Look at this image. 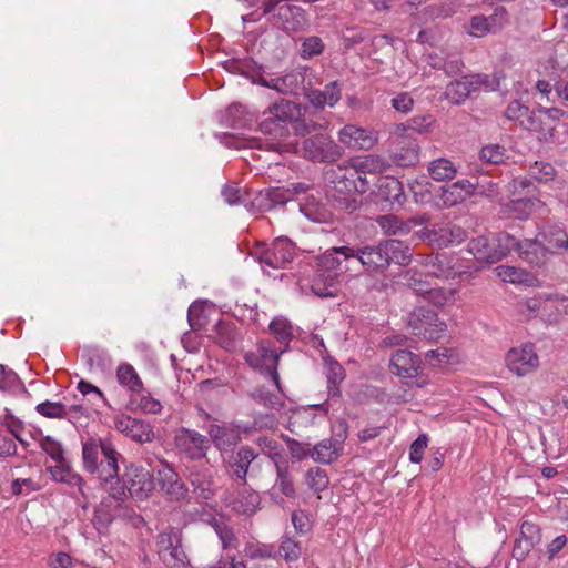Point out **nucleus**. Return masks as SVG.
Instances as JSON below:
<instances>
[{
  "instance_id": "f257e3e1",
  "label": "nucleus",
  "mask_w": 568,
  "mask_h": 568,
  "mask_svg": "<svg viewBox=\"0 0 568 568\" xmlns=\"http://www.w3.org/2000/svg\"><path fill=\"white\" fill-rule=\"evenodd\" d=\"M349 246H334L316 257L315 274L311 280V291L318 297H335L338 293L339 277L351 272L349 265L343 267L344 250Z\"/></svg>"
},
{
  "instance_id": "f03ea898",
  "label": "nucleus",
  "mask_w": 568,
  "mask_h": 568,
  "mask_svg": "<svg viewBox=\"0 0 568 568\" xmlns=\"http://www.w3.org/2000/svg\"><path fill=\"white\" fill-rule=\"evenodd\" d=\"M458 260L446 254H428L420 256L418 261L419 270L410 276H417L422 280L432 277L438 280H455L466 274V271L457 265Z\"/></svg>"
},
{
  "instance_id": "7ed1b4c3",
  "label": "nucleus",
  "mask_w": 568,
  "mask_h": 568,
  "mask_svg": "<svg viewBox=\"0 0 568 568\" xmlns=\"http://www.w3.org/2000/svg\"><path fill=\"white\" fill-rule=\"evenodd\" d=\"M302 116L301 105L290 100H281L263 113V120L258 123L260 130L270 135H283L287 123L297 122Z\"/></svg>"
},
{
  "instance_id": "20e7f679",
  "label": "nucleus",
  "mask_w": 568,
  "mask_h": 568,
  "mask_svg": "<svg viewBox=\"0 0 568 568\" xmlns=\"http://www.w3.org/2000/svg\"><path fill=\"white\" fill-rule=\"evenodd\" d=\"M103 459L99 463V468L95 471L101 484L106 490L115 498H121L125 495V491L120 486L121 479L119 477V456L120 454L115 450L113 444L110 440H105L102 444Z\"/></svg>"
},
{
  "instance_id": "39448f33",
  "label": "nucleus",
  "mask_w": 568,
  "mask_h": 568,
  "mask_svg": "<svg viewBox=\"0 0 568 568\" xmlns=\"http://www.w3.org/2000/svg\"><path fill=\"white\" fill-rule=\"evenodd\" d=\"M156 547L161 560L169 568H186L187 557L182 548V532L169 527L156 537Z\"/></svg>"
},
{
  "instance_id": "423d86ee",
  "label": "nucleus",
  "mask_w": 568,
  "mask_h": 568,
  "mask_svg": "<svg viewBox=\"0 0 568 568\" xmlns=\"http://www.w3.org/2000/svg\"><path fill=\"white\" fill-rule=\"evenodd\" d=\"M304 156L318 163L335 162L343 155V149L327 134H314L302 144Z\"/></svg>"
},
{
  "instance_id": "0eeeda50",
  "label": "nucleus",
  "mask_w": 568,
  "mask_h": 568,
  "mask_svg": "<svg viewBox=\"0 0 568 568\" xmlns=\"http://www.w3.org/2000/svg\"><path fill=\"white\" fill-rule=\"evenodd\" d=\"M345 262L356 260L364 271L368 273L384 272L388 267L387 253L385 252L384 242L377 245H364L344 250Z\"/></svg>"
},
{
  "instance_id": "6e6552de",
  "label": "nucleus",
  "mask_w": 568,
  "mask_h": 568,
  "mask_svg": "<svg viewBox=\"0 0 568 568\" xmlns=\"http://www.w3.org/2000/svg\"><path fill=\"white\" fill-rule=\"evenodd\" d=\"M408 324L415 336L427 341H438L446 329V324L439 320L437 313L424 307L410 314Z\"/></svg>"
},
{
  "instance_id": "1a4fd4ad",
  "label": "nucleus",
  "mask_w": 568,
  "mask_h": 568,
  "mask_svg": "<svg viewBox=\"0 0 568 568\" xmlns=\"http://www.w3.org/2000/svg\"><path fill=\"white\" fill-rule=\"evenodd\" d=\"M390 372L399 378L406 381L407 384L422 386L425 381L419 382L423 371V363L419 355L407 349L396 351L389 363Z\"/></svg>"
},
{
  "instance_id": "9d476101",
  "label": "nucleus",
  "mask_w": 568,
  "mask_h": 568,
  "mask_svg": "<svg viewBox=\"0 0 568 568\" xmlns=\"http://www.w3.org/2000/svg\"><path fill=\"white\" fill-rule=\"evenodd\" d=\"M174 444L178 454L189 460H201L206 457L211 443L207 437L196 430L181 428L175 437Z\"/></svg>"
},
{
  "instance_id": "9b49d317",
  "label": "nucleus",
  "mask_w": 568,
  "mask_h": 568,
  "mask_svg": "<svg viewBox=\"0 0 568 568\" xmlns=\"http://www.w3.org/2000/svg\"><path fill=\"white\" fill-rule=\"evenodd\" d=\"M495 246L494 263L500 261L513 250H517L521 258L530 264H539L540 258L537 255L538 245L536 242L519 243L513 235L508 233H498L493 235Z\"/></svg>"
},
{
  "instance_id": "f8f14e48",
  "label": "nucleus",
  "mask_w": 568,
  "mask_h": 568,
  "mask_svg": "<svg viewBox=\"0 0 568 568\" xmlns=\"http://www.w3.org/2000/svg\"><path fill=\"white\" fill-rule=\"evenodd\" d=\"M283 351H277L273 342L270 339H263L257 346V356L253 362L251 359V367L257 371L262 376L268 377L278 392L281 389L280 375L277 372L280 356Z\"/></svg>"
},
{
  "instance_id": "ddd939ff",
  "label": "nucleus",
  "mask_w": 568,
  "mask_h": 568,
  "mask_svg": "<svg viewBox=\"0 0 568 568\" xmlns=\"http://www.w3.org/2000/svg\"><path fill=\"white\" fill-rule=\"evenodd\" d=\"M121 481L120 486L138 500L146 499L154 489V481L149 470L134 464L125 467Z\"/></svg>"
},
{
  "instance_id": "4468645a",
  "label": "nucleus",
  "mask_w": 568,
  "mask_h": 568,
  "mask_svg": "<svg viewBox=\"0 0 568 568\" xmlns=\"http://www.w3.org/2000/svg\"><path fill=\"white\" fill-rule=\"evenodd\" d=\"M303 79L298 67L280 77L251 73L252 83H258L278 93L292 95H300L304 92Z\"/></svg>"
},
{
  "instance_id": "2eb2a0df",
  "label": "nucleus",
  "mask_w": 568,
  "mask_h": 568,
  "mask_svg": "<svg viewBox=\"0 0 568 568\" xmlns=\"http://www.w3.org/2000/svg\"><path fill=\"white\" fill-rule=\"evenodd\" d=\"M505 361L508 369L519 377L531 374L539 367V357L531 343L510 348Z\"/></svg>"
},
{
  "instance_id": "dca6fc26",
  "label": "nucleus",
  "mask_w": 568,
  "mask_h": 568,
  "mask_svg": "<svg viewBox=\"0 0 568 568\" xmlns=\"http://www.w3.org/2000/svg\"><path fill=\"white\" fill-rule=\"evenodd\" d=\"M466 239V231L450 222L434 223L424 230V240L438 247L459 244Z\"/></svg>"
},
{
  "instance_id": "f3484780",
  "label": "nucleus",
  "mask_w": 568,
  "mask_h": 568,
  "mask_svg": "<svg viewBox=\"0 0 568 568\" xmlns=\"http://www.w3.org/2000/svg\"><path fill=\"white\" fill-rule=\"evenodd\" d=\"M338 141L351 150H371L378 139L377 134L357 124H345L337 133Z\"/></svg>"
},
{
  "instance_id": "a211bd4d",
  "label": "nucleus",
  "mask_w": 568,
  "mask_h": 568,
  "mask_svg": "<svg viewBox=\"0 0 568 568\" xmlns=\"http://www.w3.org/2000/svg\"><path fill=\"white\" fill-rule=\"evenodd\" d=\"M408 286L416 295L423 296L427 302L437 307H442L452 301L456 293L454 287L432 286L427 280H422L420 276H410Z\"/></svg>"
},
{
  "instance_id": "6ab92c4d",
  "label": "nucleus",
  "mask_w": 568,
  "mask_h": 568,
  "mask_svg": "<svg viewBox=\"0 0 568 568\" xmlns=\"http://www.w3.org/2000/svg\"><path fill=\"white\" fill-rule=\"evenodd\" d=\"M115 428L138 443H151L155 434L153 427L141 419L133 418L129 415H118L113 419Z\"/></svg>"
},
{
  "instance_id": "aec40b11",
  "label": "nucleus",
  "mask_w": 568,
  "mask_h": 568,
  "mask_svg": "<svg viewBox=\"0 0 568 568\" xmlns=\"http://www.w3.org/2000/svg\"><path fill=\"white\" fill-rule=\"evenodd\" d=\"M397 136L390 142V154L393 160L400 166H410L418 162L419 146L415 139L396 133Z\"/></svg>"
},
{
  "instance_id": "412c9836",
  "label": "nucleus",
  "mask_w": 568,
  "mask_h": 568,
  "mask_svg": "<svg viewBox=\"0 0 568 568\" xmlns=\"http://www.w3.org/2000/svg\"><path fill=\"white\" fill-rule=\"evenodd\" d=\"M158 481L161 490L170 500L180 501L189 496V488L179 474L168 464L158 470Z\"/></svg>"
},
{
  "instance_id": "4be33fe9",
  "label": "nucleus",
  "mask_w": 568,
  "mask_h": 568,
  "mask_svg": "<svg viewBox=\"0 0 568 568\" xmlns=\"http://www.w3.org/2000/svg\"><path fill=\"white\" fill-rule=\"evenodd\" d=\"M189 481L193 487V494L196 499L202 501L210 500L214 495V487L212 481V473L210 467L203 465L201 467L193 465L187 468Z\"/></svg>"
},
{
  "instance_id": "5701e85b",
  "label": "nucleus",
  "mask_w": 568,
  "mask_h": 568,
  "mask_svg": "<svg viewBox=\"0 0 568 568\" xmlns=\"http://www.w3.org/2000/svg\"><path fill=\"white\" fill-rule=\"evenodd\" d=\"M505 116L525 130L539 131L542 129V122L536 112L518 100H514L507 105Z\"/></svg>"
},
{
  "instance_id": "b1692460",
  "label": "nucleus",
  "mask_w": 568,
  "mask_h": 568,
  "mask_svg": "<svg viewBox=\"0 0 568 568\" xmlns=\"http://www.w3.org/2000/svg\"><path fill=\"white\" fill-rule=\"evenodd\" d=\"M356 170H352L349 165L329 169L325 172V179L333 184V190L341 194H352L357 192V186L354 182Z\"/></svg>"
},
{
  "instance_id": "393cba45",
  "label": "nucleus",
  "mask_w": 568,
  "mask_h": 568,
  "mask_svg": "<svg viewBox=\"0 0 568 568\" xmlns=\"http://www.w3.org/2000/svg\"><path fill=\"white\" fill-rule=\"evenodd\" d=\"M476 186L468 180H459L450 185L443 187L439 200L445 207H453L463 203L467 197L475 193Z\"/></svg>"
},
{
  "instance_id": "a878e982",
  "label": "nucleus",
  "mask_w": 568,
  "mask_h": 568,
  "mask_svg": "<svg viewBox=\"0 0 568 568\" xmlns=\"http://www.w3.org/2000/svg\"><path fill=\"white\" fill-rule=\"evenodd\" d=\"M47 471L50 474L52 480L65 484L70 487H77L80 493H83L82 487L84 485V480L78 473L73 471L68 459H63L55 463L53 466H49Z\"/></svg>"
},
{
  "instance_id": "bb28decb",
  "label": "nucleus",
  "mask_w": 568,
  "mask_h": 568,
  "mask_svg": "<svg viewBox=\"0 0 568 568\" xmlns=\"http://www.w3.org/2000/svg\"><path fill=\"white\" fill-rule=\"evenodd\" d=\"M247 114L246 105L233 102L224 111L220 112L219 122L225 128L245 130L248 121Z\"/></svg>"
},
{
  "instance_id": "cd10ccee",
  "label": "nucleus",
  "mask_w": 568,
  "mask_h": 568,
  "mask_svg": "<svg viewBox=\"0 0 568 568\" xmlns=\"http://www.w3.org/2000/svg\"><path fill=\"white\" fill-rule=\"evenodd\" d=\"M206 432L214 445L220 449L235 446L241 439L240 429L233 426L211 424L207 426Z\"/></svg>"
},
{
  "instance_id": "c85d7f7f",
  "label": "nucleus",
  "mask_w": 568,
  "mask_h": 568,
  "mask_svg": "<svg viewBox=\"0 0 568 568\" xmlns=\"http://www.w3.org/2000/svg\"><path fill=\"white\" fill-rule=\"evenodd\" d=\"M507 12L505 8H497L495 13L489 18L484 16H475L470 20L469 33L474 37H483L488 32H494L506 19Z\"/></svg>"
},
{
  "instance_id": "c756f323",
  "label": "nucleus",
  "mask_w": 568,
  "mask_h": 568,
  "mask_svg": "<svg viewBox=\"0 0 568 568\" xmlns=\"http://www.w3.org/2000/svg\"><path fill=\"white\" fill-rule=\"evenodd\" d=\"M352 170H356V173H366L373 176L384 173L388 170V162L375 154H369L363 158H354L349 161Z\"/></svg>"
},
{
  "instance_id": "7c9ffc66",
  "label": "nucleus",
  "mask_w": 568,
  "mask_h": 568,
  "mask_svg": "<svg viewBox=\"0 0 568 568\" xmlns=\"http://www.w3.org/2000/svg\"><path fill=\"white\" fill-rule=\"evenodd\" d=\"M342 442L326 438L311 449V458L321 464H331L339 457Z\"/></svg>"
},
{
  "instance_id": "2f4dec72",
  "label": "nucleus",
  "mask_w": 568,
  "mask_h": 568,
  "mask_svg": "<svg viewBox=\"0 0 568 568\" xmlns=\"http://www.w3.org/2000/svg\"><path fill=\"white\" fill-rule=\"evenodd\" d=\"M378 196L390 204L402 205L405 199L402 182L392 176L378 178Z\"/></svg>"
},
{
  "instance_id": "473e14b6",
  "label": "nucleus",
  "mask_w": 568,
  "mask_h": 568,
  "mask_svg": "<svg viewBox=\"0 0 568 568\" xmlns=\"http://www.w3.org/2000/svg\"><path fill=\"white\" fill-rule=\"evenodd\" d=\"M306 98L316 108L334 106L341 100V89L338 83L333 81L324 90H310Z\"/></svg>"
},
{
  "instance_id": "72a5a7b5",
  "label": "nucleus",
  "mask_w": 568,
  "mask_h": 568,
  "mask_svg": "<svg viewBox=\"0 0 568 568\" xmlns=\"http://www.w3.org/2000/svg\"><path fill=\"white\" fill-rule=\"evenodd\" d=\"M377 224L386 235H406L412 231L415 220L403 221L395 214H385L377 217Z\"/></svg>"
},
{
  "instance_id": "f704fd0d",
  "label": "nucleus",
  "mask_w": 568,
  "mask_h": 568,
  "mask_svg": "<svg viewBox=\"0 0 568 568\" xmlns=\"http://www.w3.org/2000/svg\"><path fill=\"white\" fill-rule=\"evenodd\" d=\"M540 236L547 251H566L568 247V234L562 227L558 225L545 226L540 233Z\"/></svg>"
},
{
  "instance_id": "c9c22d12",
  "label": "nucleus",
  "mask_w": 568,
  "mask_h": 568,
  "mask_svg": "<svg viewBox=\"0 0 568 568\" xmlns=\"http://www.w3.org/2000/svg\"><path fill=\"white\" fill-rule=\"evenodd\" d=\"M457 165L447 158H437L427 165L429 176L437 182L450 181L457 174Z\"/></svg>"
},
{
  "instance_id": "e433bc0d",
  "label": "nucleus",
  "mask_w": 568,
  "mask_h": 568,
  "mask_svg": "<svg viewBox=\"0 0 568 568\" xmlns=\"http://www.w3.org/2000/svg\"><path fill=\"white\" fill-rule=\"evenodd\" d=\"M116 381L132 394H140L143 390V383L138 372L128 363H122L118 366Z\"/></svg>"
},
{
  "instance_id": "4c0bfd02",
  "label": "nucleus",
  "mask_w": 568,
  "mask_h": 568,
  "mask_svg": "<svg viewBox=\"0 0 568 568\" xmlns=\"http://www.w3.org/2000/svg\"><path fill=\"white\" fill-rule=\"evenodd\" d=\"M383 242L385 252L388 255V266L390 265V263H396L398 265H407L410 263L412 250L407 244L398 240H386Z\"/></svg>"
},
{
  "instance_id": "58836bf2",
  "label": "nucleus",
  "mask_w": 568,
  "mask_h": 568,
  "mask_svg": "<svg viewBox=\"0 0 568 568\" xmlns=\"http://www.w3.org/2000/svg\"><path fill=\"white\" fill-rule=\"evenodd\" d=\"M253 442L260 448L261 453L267 456L275 466H277V464L285 463L284 448L272 436L258 435L253 439Z\"/></svg>"
},
{
  "instance_id": "ea45409f",
  "label": "nucleus",
  "mask_w": 568,
  "mask_h": 568,
  "mask_svg": "<svg viewBox=\"0 0 568 568\" xmlns=\"http://www.w3.org/2000/svg\"><path fill=\"white\" fill-rule=\"evenodd\" d=\"M106 439H89L82 445L83 467L90 474H95L99 468V457L102 454V444Z\"/></svg>"
},
{
  "instance_id": "a19ab883",
  "label": "nucleus",
  "mask_w": 568,
  "mask_h": 568,
  "mask_svg": "<svg viewBox=\"0 0 568 568\" xmlns=\"http://www.w3.org/2000/svg\"><path fill=\"white\" fill-rule=\"evenodd\" d=\"M494 240L491 236L480 235L468 243L469 252L479 262L494 263Z\"/></svg>"
},
{
  "instance_id": "79ce46f5",
  "label": "nucleus",
  "mask_w": 568,
  "mask_h": 568,
  "mask_svg": "<svg viewBox=\"0 0 568 568\" xmlns=\"http://www.w3.org/2000/svg\"><path fill=\"white\" fill-rule=\"evenodd\" d=\"M471 92H475L470 77H463L446 87L445 97L454 104L463 103Z\"/></svg>"
},
{
  "instance_id": "37998d69",
  "label": "nucleus",
  "mask_w": 568,
  "mask_h": 568,
  "mask_svg": "<svg viewBox=\"0 0 568 568\" xmlns=\"http://www.w3.org/2000/svg\"><path fill=\"white\" fill-rule=\"evenodd\" d=\"M274 247V260L273 264L275 267H284L285 264L293 261L296 254V247L294 243L287 237H278L272 243Z\"/></svg>"
},
{
  "instance_id": "c03bdc74",
  "label": "nucleus",
  "mask_w": 568,
  "mask_h": 568,
  "mask_svg": "<svg viewBox=\"0 0 568 568\" xmlns=\"http://www.w3.org/2000/svg\"><path fill=\"white\" fill-rule=\"evenodd\" d=\"M82 356L91 371L100 369L103 372L111 364V358L108 353L95 346L85 347Z\"/></svg>"
},
{
  "instance_id": "a18cd8bd",
  "label": "nucleus",
  "mask_w": 568,
  "mask_h": 568,
  "mask_svg": "<svg viewBox=\"0 0 568 568\" xmlns=\"http://www.w3.org/2000/svg\"><path fill=\"white\" fill-rule=\"evenodd\" d=\"M229 471L231 476L245 483L248 471V448H241L230 460Z\"/></svg>"
},
{
  "instance_id": "49530a36",
  "label": "nucleus",
  "mask_w": 568,
  "mask_h": 568,
  "mask_svg": "<svg viewBox=\"0 0 568 568\" xmlns=\"http://www.w3.org/2000/svg\"><path fill=\"white\" fill-rule=\"evenodd\" d=\"M275 253L273 245L266 246L264 243L255 242L254 247H251V257L260 264L263 271H266L265 267H270L272 270H278L280 267H275L273 264Z\"/></svg>"
},
{
  "instance_id": "de8ad7c7",
  "label": "nucleus",
  "mask_w": 568,
  "mask_h": 568,
  "mask_svg": "<svg viewBox=\"0 0 568 568\" xmlns=\"http://www.w3.org/2000/svg\"><path fill=\"white\" fill-rule=\"evenodd\" d=\"M540 204L539 200L521 197L513 200L509 204V213L516 219H526Z\"/></svg>"
},
{
  "instance_id": "09e8293b",
  "label": "nucleus",
  "mask_w": 568,
  "mask_h": 568,
  "mask_svg": "<svg viewBox=\"0 0 568 568\" xmlns=\"http://www.w3.org/2000/svg\"><path fill=\"white\" fill-rule=\"evenodd\" d=\"M306 484L314 493L320 494L328 487L329 479L324 469L312 467L306 473Z\"/></svg>"
},
{
  "instance_id": "8fccbe9b",
  "label": "nucleus",
  "mask_w": 568,
  "mask_h": 568,
  "mask_svg": "<svg viewBox=\"0 0 568 568\" xmlns=\"http://www.w3.org/2000/svg\"><path fill=\"white\" fill-rule=\"evenodd\" d=\"M556 169L552 164L544 161H536L529 165L528 175L538 182H549L556 176Z\"/></svg>"
},
{
  "instance_id": "3c124183",
  "label": "nucleus",
  "mask_w": 568,
  "mask_h": 568,
  "mask_svg": "<svg viewBox=\"0 0 568 568\" xmlns=\"http://www.w3.org/2000/svg\"><path fill=\"white\" fill-rule=\"evenodd\" d=\"M495 271L497 276L504 282L520 284L529 278V274L526 271L515 266L499 265Z\"/></svg>"
},
{
  "instance_id": "603ef678",
  "label": "nucleus",
  "mask_w": 568,
  "mask_h": 568,
  "mask_svg": "<svg viewBox=\"0 0 568 568\" xmlns=\"http://www.w3.org/2000/svg\"><path fill=\"white\" fill-rule=\"evenodd\" d=\"M37 412L48 418L72 419V415L67 412V406L61 403L44 402L36 407Z\"/></svg>"
},
{
  "instance_id": "864d4df0",
  "label": "nucleus",
  "mask_w": 568,
  "mask_h": 568,
  "mask_svg": "<svg viewBox=\"0 0 568 568\" xmlns=\"http://www.w3.org/2000/svg\"><path fill=\"white\" fill-rule=\"evenodd\" d=\"M325 45L320 37L311 36L302 41L300 54L303 59L308 60L322 54Z\"/></svg>"
},
{
  "instance_id": "5fc2aeb1",
  "label": "nucleus",
  "mask_w": 568,
  "mask_h": 568,
  "mask_svg": "<svg viewBox=\"0 0 568 568\" xmlns=\"http://www.w3.org/2000/svg\"><path fill=\"white\" fill-rule=\"evenodd\" d=\"M39 444L42 450H44L54 463L67 459L62 444L55 440L53 437L43 436L39 440Z\"/></svg>"
},
{
  "instance_id": "6e6d98bb",
  "label": "nucleus",
  "mask_w": 568,
  "mask_h": 568,
  "mask_svg": "<svg viewBox=\"0 0 568 568\" xmlns=\"http://www.w3.org/2000/svg\"><path fill=\"white\" fill-rule=\"evenodd\" d=\"M270 329L281 344L288 345L292 337V326L286 320H273L270 324Z\"/></svg>"
},
{
  "instance_id": "4d7b16f0",
  "label": "nucleus",
  "mask_w": 568,
  "mask_h": 568,
  "mask_svg": "<svg viewBox=\"0 0 568 568\" xmlns=\"http://www.w3.org/2000/svg\"><path fill=\"white\" fill-rule=\"evenodd\" d=\"M277 479L276 485L278 489L286 496V497H294L295 495V488L293 485V481L287 473V465L286 463L277 464L275 466Z\"/></svg>"
},
{
  "instance_id": "13d9d810",
  "label": "nucleus",
  "mask_w": 568,
  "mask_h": 568,
  "mask_svg": "<svg viewBox=\"0 0 568 568\" xmlns=\"http://www.w3.org/2000/svg\"><path fill=\"white\" fill-rule=\"evenodd\" d=\"M215 136L229 149L242 150L248 145V139L245 133H219Z\"/></svg>"
},
{
  "instance_id": "bf43d9fd",
  "label": "nucleus",
  "mask_w": 568,
  "mask_h": 568,
  "mask_svg": "<svg viewBox=\"0 0 568 568\" xmlns=\"http://www.w3.org/2000/svg\"><path fill=\"white\" fill-rule=\"evenodd\" d=\"M506 150L499 144H489L481 149L480 159L489 164H499L504 162Z\"/></svg>"
},
{
  "instance_id": "052dcab7",
  "label": "nucleus",
  "mask_w": 568,
  "mask_h": 568,
  "mask_svg": "<svg viewBox=\"0 0 568 568\" xmlns=\"http://www.w3.org/2000/svg\"><path fill=\"white\" fill-rule=\"evenodd\" d=\"M280 554L286 561H295L302 554L301 546L290 537H285L280 546Z\"/></svg>"
},
{
  "instance_id": "680f3d73",
  "label": "nucleus",
  "mask_w": 568,
  "mask_h": 568,
  "mask_svg": "<svg viewBox=\"0 0 568 568\" xmlns=\"http://www.w3.org/2000/svg\"><path fill=\"white\" fill-rule=\"evenodd\" d=\"M430 123L432 118L429 115L414 116L407 121L406 125H397L396 133H405L407 130L422 133L430 125Z\"/></svg>"
},
{
  "instance_id": "e2e57ef3",
  "label": "nucleus",
  "mask_w": 568,
  "mask_h": 568,
  "mask_svg": "<svg viewBox=\"0 0 568 568\" xmlns=\"http://www.w3.org/2000/svg\"><path fill=\"white\" fill-rule=\"evenodd\" d=\"M475 91L484 89L485 91H494L499 88V78L487 74L469 75Z\"/></svg>"
},
{
  "instance_id": "0e129e2a",
  "label": "nucleus",
  "mask_w": 568,
  "mask_h": 568,
  "mask_svg": "<svg viewBox=\"0 0 568 568\" xmlns=\"http://www.w3.org/2000/svg\"><path fill=\"white\" fill-rule=\"evenodd\" d=\"M428 445V436L420 434L409 447V459L414 464H419L423 460L425 449Z\"/></svg>"
},
{
  "instance_id": "69168bd1",
  "label": "nucleus",
  "mask_w": 568,
  "mask_h": 568,
  "mask_svg": "<svg viewBox=\"0 0 568 568\" xmlns=\"http://www.w3.org/2000/svg\"><path fill=\"white\" fill-rule=\"evenodd\" d=\"M453 355V351L444 347L432 349L426 353V361L433 366H442L447 364Z\"/></svg>"
},
{
  "instance_id": "338daca9",
  "label": "nucleus",
  "mask_w": 568,
  "mask_h": 568,
  "mask_svg": "<svg viewBox=\"0 0 568 568\" xmlns=\"http://www.w3.org/2000/svg\"><path fill=\"white\" fill-rule=\"evenodd\" d=\"M519 537L537 545L541 539L540 528L532 521L524 520L520 525Z\"/></svg>"
},
{
  "instance_id": "774afa93",
  "label": "nucleus",
  "mask_w": 568,
  "mask_h": 568,
  "mask_svg": "<svg viewBox=\"0 0 568 568\" xmlns=\"http://www.w3.org/2000/svg\"><path fill=\"white\" fill-rule=\"evenodd\" d=\"M287 448L290 450V454L293 458L297 460H302L306 457H311V449L310 445L304 446L302 443H300L296 439L286 437L285 438Z\"/></svg>"
}]
</instances>
